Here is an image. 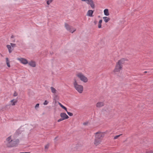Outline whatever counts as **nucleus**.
I'll list each match as a JSON object with an SVG mask.
<instances>
[{"label":"nucleus","mask_w":153,"mask_h":153,"mask_svg":"<svg viewBox=\"0 0 153 153\" xmlns=\"http://www.w3.org/2000/svg\"><path fill=\"white\" fill-rule=\"evenodd\" d=\"M97 21H94V23L95 25H96V24H97Z\"/></svg>","instance_id":"nucleus-31"},{"label":"nucleus","mask_w":153,"mask_h":153,"mask_svg":"<svg viewBox=\"0 0 153 153\" xmlns=\"http://www.w3.org/2000/svg\"><path fill=\"white\" fill-rule=\"evenodd\" d=\"M105 133L99 131L94 133L95 138L93 144L95 147H98L102 144V143L105 136Z\"/></svg>","instance_id":"nucleus-1"},{"label":"nucleus","mask_w":153,"mask_h":153,"mask_svg":"<svg viewBox=\"0 0 153 153\" xmlns=\"http://www.w3.org/2000/svg\"><path fill=\"white\" fill-rule=\"evenodd\" d=\"M20 153H29V152H20Z\"/></svg>","instance_id":"nucleus-32"},{"label":"nucleus","mask_w":153,"mask_h":153,"mask_svg":"<svg viewBox=\"0 0 153 153\" xmlns=\"http://www.w3.org/2000/svg\"><path fill=\"white\" fill-rule=\"evenodd\" d=\"M7 48L8 49L9 52L10 53H11L13 50V48L10 45H7L6 46Z\"/></svg>","instance_id":"nucleus-17"},{"label":"nucleus","mask_w":153,"mask_h":153,"mask_svg":"<svg viewBox=\"0 0 153 153\" xmlns=\"http://www.w3.org/2000/svg\"><path fill=\"white\" fill-rule=\"evenodd\" d=\"M60 116L64 120L67 119L69 118L68 116L65 113H61L60 114Z\"/></svg>","instance_id":"nucleus-11"},{"label":"nucleus","mask_w":153,"mask_h":153,"mask_svg":"<svg viewBox=\"0 0 153 153\" xmlns=\"http://www.w3.org/2000/svg\"><path fill=\"white\" fill-rule=\"evenodd\" d=\"M53 0H47V4L48 5H50L52 2H53Z\"/></svg>","instance_id":"nucleus-22"},{"label":"nucleus","mask_w":153,"mask_h":153,"mask_svg":"<svg viewBox=\"0 0 153 153\" xmlns=\"http://www.w3.org/2000/svg\"><path fill=\"white\" fill-rule=\"evenodd\" d=\"M88 123V122H84V123H83V125H87Z\"/></svg>","instance_id":"nucleus-30"},{"label":"nucleus","mask_w":153,"mask_h":153,"mask_svg":"<svg viewBox=\"0 0 153 153\" xmlns=\"http://www.w3.org/2000/svg\"><path fill=\"white\" fill-rule=\"evenodd\" d=\"M27 64H28L29 65L33 67H35L36 66V62L33 61H30L28 62Z\"/></svg>","instance_id":"nucleus-14"},{"label":"nucleus","mask_w":153,"mask_h":153,"mask_svg":"<svg viewBox=\"0 0 153 153\" xmlns=\"http://www.w3.org/2000/svg\"><path fill=\"white\" fill-rule=\"evenodd\" d=\"M82 1H85V0H82Z\"/></svg>","instance_id":"nucleus-33"},{"label":"nucleus","mask_w":153,"mask_h":153,"mask_svg":"<svg viewBox=\"0 0 153 153\" xmlns=\"http://www.w3.org/2000/svg\"><path fill=\"white\" fill-rule=\"evenodd\" d=\"M63 120H64L62 119V118L59 119V120H57V122H59L61 121H62Z\"/></svg>","instance_id":"nucleus-28"},{"label":"nucleus","mask_w":153,"mask_h":153,"mask_svg":"<svg viewBox=\"0 0 153 153\" xmlns=\"http://www.w3.org/2000/svg\"><path fill=\"white\" fill-rule=\"evenodd\" d=\"M13 48V47H14L16 46V44L13 43H10V45Z\"/></svg>","instance_id":"nucleus-24"},{"label":"nucleus","mask_w":153,"mask_h":153,"mask_svg":"<svg viewBox=\"0 0 153 153\" xmlns=\"http://www.w3.org/2000/svg\"><path fill=\"white\" fill-rule=\"evenodd\" d=\"M94 11L92 10H88L87 13L86 15L87 16L90 17H92L93 16V13Z\"/></svg>","instance_id":"nucleus-13"},{"label":"nucleus","mask_w":153,"mask_h":153,"mask_svg":"<svg viewBox=\"0 0 153 153\" xmlns=\"http://www.w3.org/2000/svg\"><path fill=\"white\" fill-rule=\"evenodd\" d=\"M50 89L52 93L54 94L56 93L57 91L53 87H51Z\"/></svg>","instance_id":"nucleus-19"},{"label":"nucleus","mask_w":153,"mask_h":153,"mask_svg":"<svg viewBox=\"0 0 153 153\" xmlns=\"http://www.w3.org/2000/svg\"><path fill=\"white\" fill-rule=\"evenodd\" d=\"M102 19H101L99 20L98 24V27L99 28H100L102 27Z\"/></svg>","instance_id":"nucleus-21"},{"label":"nucleus","mask_w":153,"mask_h":153,"mask_svg":"<svg viewBox=\"0 0 153 153\" xmlns=\"http://www.w3.org/2000/svg\"><path fill=\"white\" fill-rule=\"evenodd\" d=\"M17 101L16 99H13L12 100L10 101V105H15Z\"/></svg>","instance_id":"nucleus-16"},{"label":"nucleus","mask_w":153,"mask_h":153,"mask_svg":"<svg viewBox=\"0 0 153 153\" xmlns=\"http://www.w3.org/2000/svg\"><path fill=\"white\" fill-rule=\"evenodd\" d=\"M104 105V103L103 102H99L97 103L96 106L97 107L100 108Z\"/></svg>","instance_id":"nucleus-12"},{"label":"nucleus","mask_w":153,"mask_h":153,"mask_svg":"<svg viewBox=\"0 0 153 153\" xmlns=\"http://www.w3.org/2000/svg\"><path fill=\"white\" fill-rule=\"evenodd\" d=\"M17 59L21 63L24 65H26L28 63V61L26 59L23 58H18Z\"/></svg>","instance_id":"nucleus-8"},{"label":"nucleus","mask_w":153,"mask_h":153,"mask_svg":"<svg viewBox=\"0 0 153 153\" xmlns=\"http://www.w3.org/2000/svg\"><path fill=\"white\" fill-rule=\"evenodd\" d=\"M66 29L70 32L73 33L76 30V29L69 25L67 24H65V25Z\"/></svg>","instance_id":"nucleus-7"},{"label":"nucleus","mask_w":153,"mask_h":153,"mask_svg":"<svg viewBox=\"0 0 153 153\" xmlns=\"http://www.w3.org/2000/svg\"><path fill=\"white\" fill-rule=\"evenodd\" d=\"M49 147V144H47L45 146V149H48Z\"/></svg>","instance_id":"nucleus-27"},{"label":"nucleus","mask_w":153,"mask_h":153,"mask_svg":"<svg viewBox=\"0 0 153 153\" xmlns=\"http://www.w3.org/2000/svg\"><path fill=\"white\" fill-rule=\"evenodd\" d=\"M85 1L86 2L87 4H90L91 7L92 8H94V4L92 0H85Z\"/></svg>","instance_id":"nucleus-10"},{"label":"nucleus","mask_w":153,"mask_h":153,"mask_svg":"<svg viewBox=\"0 0 153 153\" xmlns=\"http://www.w3.org/2000/svg\"><path fill=\"white\" fill-rule=\"evenodd\" d=\"M73 84L74 87L79 93H81L82 92L83 90V86L78 83L77 80L75 78L73 79Z\"/></svg>","instance_id":"nucleus-3"},{"label":"nucleus","mask_w":153,"mask_h":153,"mask_svg":"<svg viewBox=\"0 0 153 153\" xmlns=\"http://www.w3.org/2000/svg\"><path fill=\"white\" fill-rule=\"evenodd\" d=\"M104 15L106 16H108L109 15L108 10L107 9H105L104 10Z\"/></svg>","instance_id":"nucleus-18"},{"label":"nucleus","mask_w":153,"mask_h":153,"mask_svg":"<svg viewBox=\"0 0 153 153\" xmlns=\"http://www.w3.org/2000/svg\"><path fill=\"white\" fill-rule=\"evenodd\" d=\"M127 60H128L125 58H122L119 60L116 63L114 72L115 73L120 72L123 69V65L125 63L126 61Z\"/></svg>","instance_id":"nucleus-2"},{"label":"nucleus","mask_w":153,"mask_h":153,"mask_svg":"<svg viewBox=\"0 0 153 153\" xmlns=\"http://www.w3.org/2000/svg\"><path fill=\"white\" fill-rule=\"evenodd\" d=\"M76 76L79 78L82 82H88V78L85 76L82 72H78L76 74Z\"/></svg>","instance_id":"nucleus-4"},{"label":"nucleus","mask_w":153,"mask_h":153,"mask_svg":"<svg viewBox=\"0 0 153 153\" xmlns=\"http://www.w3.org/2000/svg\"><path fill=\"white\" fill-rule=\"evenodd\" d=\"M17 95L18 94L17 93H16V92H15L13 94V96L14 97H16Z\"/></svg>","instance_id":"nucleus-29"},{"label":"nucleus","mask_w":153,"mask_h":153,"mask_svg":"<svg viewBox=\"0 0 153 153\" xmlns=\"http://www.w3.org/2000/svg\"><path fill=\"white\" fill-rule=\"evenodd\" d=\"M122 135V134H119V135H116V136H115L114 137V140H116V139H117L118 137H120Z\"/></svg>","instance_id":"nucleus-23"},{"label":"nucleus","mask_w":153,"mask_h":153,"mask_svg":"<svg viewBox=\"0 0 153 153\" xmlns=\"http://www.w3.org/2000/svg\"><path fill=\"white\" fill-rule=\"evenodd\" d=\"M48 103V102L47 100H45L44 102V105H47Z\"/></svg>","instance_id":"nucleus-25"},{"label":"nucleus","mask_w":153,"mask_h":153,"mask_svg":"<svg viewBox=\"0 0 153 153\" xmlns=\"http://www.w3.org/2000/svg\"><path fill=\"white\" fill-rule=\"evenodd\" d=\"M5 62L8 68H10L11 67L10 61L8 58L6 57L5 58Z\"/></svg>","instance_id":"nucleus-15"},{"label":"nucleus","mask_w":153,"mask_h":153,"mask_svg":"<svg viewBox=\"0 0 153 153\" xmlns=\"http://www.w3.org/2000/svg\"><path fill=\"white\" fill-rule=\"evenodd\" d=\"M153 153V152H151V153Z\"/></svg>","instance_id":"nucleus-35"},{"label":"nucleus","mask_w":153,"mask_h":153,"mask_svg":"<svg viewBox=\"0 0 153 153\" xmlns=\"http://www.w3.org/2000/svg\"><path fill=\"white\" fill-rule=\"evenodd\" d=\"M19 143V140L17 138H13L12 136V147H16L17 146Z\"/></svg>","instance_id":"nucleus-6"},{"label":"nucleus","mask_w":153,"mask_h":153,"mask_svg":"<svg viewBox=\"0 0 153 153\" xmlns=\"http://www.w3.org/2000/svg\"><path fill=\"white\" fill-rule=\"evenodd\" d=\"M103 19L105 23L108 22L110 20L109 18L106 16L103 17Z\"/></svg>","instance_id":"nucleus-20"},{"label":"nucleus","mask_w":153,"mask_h":153,"mask_svg":"<svg viewBox=\"0 0 153 153\" xmlns=\"http://www.w3.org/2000/svg\"><path fill=\"white\" fill-rule=\"evenodd\" d=\"M147 73V71H146L144 72V73Z\"/></svg>","instance_id":"nucleus-34"},{"label":"nucleus","mask_w":153,"mask_h":153,"mask_svg":"<svg viewBox=\"0 0 153 153\" xmlns=\"http://www.w3.org/2000/svg\"><path fill=\"white\" fill-rule=\"evenodd\" d=\"M59 105L63 109H65L67 112L68 114L70 116H71L73 115V114L71 112H68L67 111V108L62 104L60 103H59Z\"/></svg>","instance_id":"nucleus-9"},{"label":"nucleus","mask_w":153,"mask_h":153,"mask_svg":"<svg viewBox=\"0 0 153 153\" xmlns=\"http://www.w3.org/2000/svg\"><path fill=\"white\" fill-rule=\"evenodd\" d=\"M12 135H10L6 138L4 141V145L5 146L8 148H12Z\"/></svg>","instance_id":"nucleus-5"},{"label":"nucleus","mask_w":153,"mask_h":153,"mask_svg":"<svg viewBox=\"0 0 153 153\" xmlns=\"http://www.w3.org/2000/svg\"><path fill=\"white\" fill-rule=\"evenodd\" d=\"M39 103L37 104L35 106V108L36 109L37 108H39Z\"/></svg>","instance_id":"nucleus-26"}]
</instances>
